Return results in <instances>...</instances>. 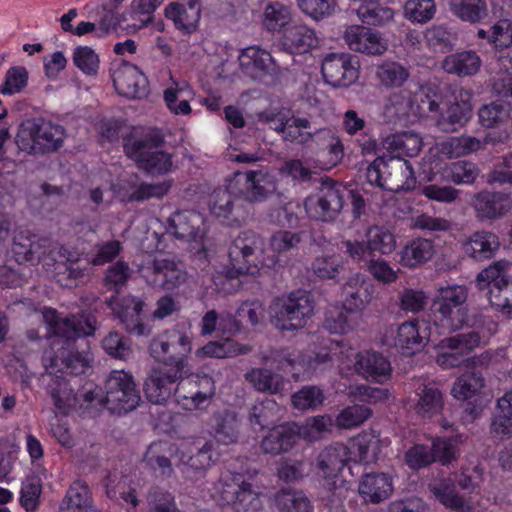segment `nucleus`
Wrapping results in <instances>:
<instances>
[{"instance_id":"28","label":"nucleus","mask_w":512,"mask_h":512,"mask_svg":"<svg viewBox=\"0 0 512 512\" xmlns=\"http://www.w3.org/2000/svg\"><path fill=\"white\" fill-rule=\"evenodd\" d=\"M477 216L485 219H496L512 211V198L503 192L481 191L472 200Z\"/></svg>"},{"instance_id":"42","label":"nucleus","mask_w":512,"mask_h":512,"mask_svg":"<svg viewBox=\"0 0 512 512\" xmlns=\"http://www.w3.org/2000/svg\"><path fill=\"white\" fill-rule=\"evenodd\" d=\"M244 379L258 392L271 395L279 394L285 387V379L267 368H251Z\"/></svg>"},{"instance_id":"34","label":"nucleus","mask_w":512,"mask_h":512,"mask_svg":"<svg viewBox=\"0 0 512 512\" xmlns=\"http://www.w3.org/2000/svg\"><path fill=\"white\" fill-rule=\"evenodd\" d=\"M200 14L199 0H188L185 3L173 2L165 8V16L173 21L178 30L188 34L196 30Z\"/></svg>"},{"instance_id":"50","label":"nucleus","mask_w":512,"mask_h":512,"mask_svg":"<svg viewBox=\"0 0 512 512\" xmlns=\"http://www.w3.org/2000/svg\"><path fill=\"white\" fill-rule=\"evenodd\" d=\"M251 351V347L225 339L222 342H209L205 346L197 349L196 355L199 357L228 358L238 355H244Z\"/></svg>"},{"instance_id":"56","label":"nucleus","mask_w":512,"mask_h":512,"mask_svg":"<svg viewBox=\"0 0 512 512\" xmlns=\"http://www.w3.org/2000/svg\"><path fill=\"white\" fill-rule=\"evenodd\" d=\"M367 242L375 255L376 252L381 255L392 253L396 248V239L394 234L384 226H372L366 231Z\"/></svg>"},{"instance_id":"62","label":"nucleus","mask_w":512,"mask_h":512,"mask_svg":"<svg viewBox=\"0 0 512 512\" xmlns=\"http://www.w3.org/2000/svg\"><path fill=\"white\" fill-rule=\"evenodd\" d=\"M376 75L386 87H399L409 77V71L401 64L387 62L377 68Z\"/></svg>"},{"instance_id":"4","label":"nucleus","mask_w":512,"mask_h":512,"mask_svg":"<svg viewBox=\"0 0 512 512\" xmlns=\"http://www.w3.org/2000/svg\"><path fill=\"white\" fill-rule=\"evenodd\" d=\"M366 179L371 185L391 192L410 190L415 185L414 172L407 160L401 157H377L366 169Z\"/></svg>"},{"instance_id":"52","label":"nucleus","mask_w":512,"mask_h":512,"mask_svg":"<svg viewBox=\"0 0 512 512\" xmlns=\"http://www.w3.org/2000/svg\"><path fill=\"white\" fill-rule=\"evenodd\" d=\"M180 453V461L187 469L206 470L212 461V444L205 442L202 446L183 447Z\"/></svg>"},{"instance_id":"25","label":"nucleus","mask_w":512,"mask_h":512,"mask_svg":"<svg viewBox=\"0 0 512 512\" xmlns=\"http://www.w3.org/2000/svg\"><path fill=\"white\" fill-rule=\"evenodd\" d=\"M148 272L153 274V278L148 279L150 285L167 290L179 287L187 279L183 263L169 258H156L147 268Z\"/></svg>"},{"instance_id":"31","label":"nucleus","mask_w":512,"mask_h":512,"mask_svg":"<svg viewBox=\"0 0 512 512\" xmlns=\"http://www.w3.org/2000/svg\"><path fill=\"white\" fill-rule=\"evenodd\" d=\"M210 429L211 435L219 444L232 445L239 440L241 421L233 411H217L211 417Z\"/></svg>"},{"instance_id":"7","label":"nucleus","mask_w":512,"mask_h":512,"mask_svg":"<svg viewBox=\"0 0 512 512\" xmlns=\"http://www.w3.org/2000/svg\"><path fill=\"white\" fill-rule=\"evenodd\" d=\"M163 143L160 134L149 132L131 138L124 146L127 156L137 162L141 169L150 173H165L172 166L171 155L159 149Z\"/></svg>"},{"instance_id":"2","label":"nucleus","mask_w":512,"mask_h":512,"mask_svg":"<svg viewBox=\"0 0 512 512\" xmlns=\"http://www.w3.org/2000/svg\"><path fill=\"white\" fill-rule=\"evenodd\" d=\"M468 290L462 285L441 287L432 301L433 324L443 332L460 330L467 322Z\"/></svg>"},{"instance_id":"39","label":"nucleus","mask_w":512,"mask_h":512,"mask_svg":"<svg viewBox=\"0 0 512 512\" xmlns=\"http://www.w3.org/2000/svg\"><path fill=\"white\" fill-rule=\"evenodd\" d=\"M239 62L245 74L252 78H259L272 70L273 58L265 50L248 47L239 56Z\"/></svg>"},{"instance_id":"47","label":"nucleus","mask_w":512,"mask_h":512,"mask_svg":"<svg viewBox=\"0 0 512 512\" xmlns=\"http://www.w3.org/2000/svg\"><path fill=\"white\" fill-rule=\"evenodd\" d=\"M435 498L445 507L457 512H471V506L459 496L454 489V484L449 479H443L429 485Z\"/></svg>"},{"instance_id":"54","label":"nucleus","mask_w":512,"mask_h":512,"mask_svg":"<svg viewBox=\"0 0 512 512\" xmlns=\"http://www.w3.org/2000/svg\"><path fill=\"white\" fill-rule=\"evenodd\" d=\"M485 386V379L479 372L462 374L454 382L451 394L457 400H468L478 394Z\"/></svg>"},{"instance_id":"14","label":"nucleus","mask_w":512,"mask_h":512,"mask_svg":"<svg viewBox=\"0 0 512 512\" xmlns=\"http://www.w3.org/2000/svg\"><path fill=\"white\" fill-rule=\"evenodd\" d=\"M184 374L169 368H154L144 382V393L149 402L153 404H163L172 394L176 396L180 392V381Z\"/></svg>"},{"instance_id":"15","label":"nucleus","mask_w":512,"mask_h":512,"mask_svg":"<svg viewBox=\"0 0 512 512\" xmlns=\"http://www.w3.org/2000/svg\"><path fill=\"white\" fill-rule=\"evenodd\" d=\"M43 320L49 326L51 336L57 337L59 342L65 340L68 344L82 336L93 335L95 331L90 320L76 316L60 318L57 311L51 308L43 311Z\"/></svg>"},{"instance_id":"24","label":"nucleus","mask_w":512,"mask_h":512,"mask_svg":"<svg viewBox=\"0 0 512 512\" xmlns=\"http://www.w3.org/2000/svg\"><path fill=\"white\" fill-rule=\"evenodd\" d=\"M117 92L130 99L142 98L148 93V81L142 71L131 63H122L113 73Z\"/></svg>"},{"instance_id":"9","label":"nucleus","mask_w":512,"mask_h":512,"mask_svg":"<svg viewBox=\"0 0 512 512\" xmlns=\"http://www.w3.org/2000/svg\"><path fill=\"white\" fill-rule=\"evenodd\" d=\"M140 392L133 376L123 370H114L105 382V397L101 400L113 413H127L140 403Z\"/></svg>"},{"instance_id":"38","label":"nucleus","mask_w":512,"mask_h":512,"mask_svg":"<svg viewBox=\"0 0 512 512\" xmlns=\"http://www.w3.org/2000/svg\"><path fill=\"white\" fill-rule=\"evenodd\" d=\"M482 66V60L477 52L465 50L445 57L442 68L450 74L460 77L475 75Z\"/></svg>"},{"instance_id":"60","label":"nucleus","mask_w":512,"mask_h":512,"mask_svg":"<svg viewBox=\"0 0 512 512\" xmlns=\"http://www.w3.org/2000/svg\"><path fill=\"white\" fill-rule=\"evenodd\" d=\"M436 13L433 0H408L404 5V16L417 23L429 22Z\"/></svg>"},{"instance_id":"44","label":"nucleus","mask_w":512,"mask_h":512,"mask_svg":"<svg viewBox=\"0 0 512 512\" xmlns=\"http://www.w3.org/2000/svg\"><path fill=\"white\" fill-rule=\"evenodd\" d=\"M423 141L418 133L413 131H404L390 135L385 139V147L396 157L407 156L415 157L421 151Z\"/></svg>"},{"instance_id":"1","label":"nucleus","mask_w":512,"mask_h":512,"mask_svg":"<svg viewBox=\"0 0 512 512\" xmlns=\"http://www.w3.org/2000/svg\"><path fill=\"white\" fill-rule=\"evenodd\" d=\"M263 239L254 231L241 232L229 247L230 266L223 269V277L232 293L241 288V275H255L260 270V258L263 253Z\"/></svg>"},{"instance_id":"55","label":"nucleus","mask_w":512,"mask_h":512,"mask_svg":"<svg viewBox=\"0 0 512 512\" xmlns=\"http://www.w3.org/2000/svg\"><path fill=\"white\" fill-rule=\"evenodd\" d=\"M288 7L280 2H269L264 7L262 24L269 32H279L291 21Z\"/></svg>"},{"instance_id":"43","label":"nucleus","mask_w":512,"mask_h":512,"mask_svg":"<svg viewBox=\"0 0 512 512\" xmlns=\"http://www.w3.org/2000/svg\"><path fill=\"white\" fill-rule=\"evenodd\" d=\"M417 396L415 411L418 415L423 418H431L441 412L443 395L435 384H421L417 388Z\"/></svg>"},{"instance_id":"17","label":"nucleus","mask_w":512,"mask_h":512,"mask_svg":"<svg viewBox=\"0 0 512 512\" xmlns=\"http://www.w3.org/2000/svg\"><path fill=\"white\" fill-rule=\"evenodd\" d=\"M393 103L397 106V114L407 118L435 117L440 112L439 97L431 96L424 90L415 93L401 91Z\"/></svg>"},{"instance_id":"6","label":"nucleus","mask_w":512,"mask_h":512,"mask_svg":"<svg viewBox=\"0 0 512 512\" xmlns=\"http://www.w3.org/2000/svg\"><path fill=\"white\" fill-rule=\"evenodd\" d=\"M149 350L151 356L162 362L165 368L186 374L192 344L184 331L178 328L165 331L151 341Z\"/></svg>"},{"instance_id":"35","label":"nucleus","mask_w":512,"mask_h":512,"mask_svg":"<svg viewBox=\"0 0 512 512\" xmlns=\"http://www.w3.org/2000/svg\"><path fill=\"white\" fill-rule=\"evenodd\" d=\"M356 369L366 379L382 382L389 376L391 366L382 354L364 351L357 355Z\"/></svg>"},{"instance_id":"30","label":"nucleus","mask_w":512,"mask_h":512,"mask_svg":"<svg viewBox=\"0 0 512 512\" xmlns=\"http://www.w3.org/2000/svg\"><path fill=\"white\" fill-rule=\"evenodd\" d=\"M462 249L467 257L482 262L495 256L500 249V240L493 232L476 231L462 243Z\"/></svg>"},{"instance_id":"58","label":"nucleus","mask_w":512,"mask_h":512,"mask_svg":"<svg viewBox=\"0 0 512 512\" xmlns=\"http://www.w3.org/2000/svg\"><path fill=\"white\" fill-rule=\"evenodd\" d=\"M325 396L318 386H304L292 395L291 401L294 408L305 411L315 410L323 404Z\"/></svg>"},{"instance_id":"12","label":"nucleus","mask_w":512,"mask_h":512,"mask_svg":"<svg viewBox=\"0 0 512 512\" xmlns=\"http://www.w3.org/2000/svg\"><path fill=\"white\" fill-rule=\"evenodd\" d=\"M482 343V337L477 331L457 334L440 340V352L436 362L444 369L460 367L465 363L466 357Z\"/></svg>"},{"instance_id":"13","label":"nucleus","mask_w":512,"mask_h":512,"mask_svg":"<svg viewBox=\"0 0 512 512\" xmlns=\"http://www.w3.org/2000/svg\"><path fill=\"white\" fill-rule=\"evenodd\" d=\"M321 72L327 84L348 87L358 79L359 62L349 53H329L322 60Z\"/></svg>"},{"instance_id":"59","label":"nucleus","mask_w":512,"mask_h":512,"mask_svg":"<svg viewBox=\"0 0 512 512\" xmlns=\"http://www.w3.org/2000/svg\"><path fill=\"white\" fill-rule=\"evenodd\" d=\"M480 123L487 127H494L510 116V105L506 102H492L483 105L478 111Z\"/></svg>"},{"instance_id":"45","label":"nucleus","mask_w":512,"mask_h":512,"mask_svg":"<svg viewBox=\"0 0 512 512\" xmlns=\"http://www.w3.org/2000/svg\"><path fill=\"white\" fill-rule=\"evenodd\" d=\"M319 150L327 156V163L333 167L341 162L344 157V145L340 137L329 128H319L314 142Z\"/></svg>"},{"instance_id":"10","label":"nucleus","mask_w":512,"mask_h":512,"mask_svg":"<svg viewBox=\"0 0 512 512\" xmlns=\"http://www.w3.org/2000/svg\"><path fill=\"white\" fill-rule=\"evenodd\" d=\"M348 459V449L341 443L326 447L318 455L317 467L327 479V489L331 493L329 501L332 504L342 503L348 493L344 482L338 479Z\"/></svg>"},{"instance_id":"20","label":"nucleus","mask_w":512,"mask_h":512,"mask_svg":"<svg viewBox=\"0 0 512 512\" xmlns=\"http://www.w3.org/2000/svg\"><path fill=\"white\" fill-rule=\"evenodd\" d=\"M343 39L350 50L367 55H382L388 48L380 32L363 25L346 27Z\"/></svg>"},{"instance_id":"8","label":"nucleus","mask_w":512,"mask_h":512,"mask_svg":"<svg viewBox=\"0 0 512 512\" xmlns=\"http://www.w3.org/2000/svg\"><path fill=\"white\" fill-rule=\"evenodd\" d=\"M347 189L341 184L326 179L319 191L304 200V209L311 220L333 222L343 210Z\"/></svg>"},{"instance_id":"26","label":"nucleus","mask_w":512,"mask_h":512,"mask_svg":"<svg viewBox=\"0 0 512 512\" xmlns=\"http://www.w3.org/2000/svg\"><path fill=\"white\" fill-rule=\"evenodd\" d=\"M299 430L295 424L285 423L272 427L262 437L260 450L262 453L278 456L288 453L297 443Z\"/></svg>"},{"instance_id":"36","label":"nucleus","mask_w":512,"mask_h":512,"mask_svg":"<svg viewBox=\"0 0 512 512\" xmlns=\"http://www.w3.org/2000/svg\"><path fill=\"white\" fill-rule=\"evenodd\" d=\"M448 9L454 17L472 25L483 23L489 16L486 0H449Z\"/></svg>"},{"instance_id":"48","label":"nucleus","mask_w":512,"mask_h":512,"mask_svg":"<svg viewBox=\"0 0 512 512\" xmlns=\"http://www.w3.org/2000/svg\"><path fill=\"white\" fill-rule=\"evenodd\" d=\"M318 129L311 131V122L303 117L292 116L288 119L282 133V139L286 142L307 145L315 142Z\"/></svg>"},{"instance_id":"32","label":"nucleus","mask_w":512,"mask_h":512,"mask_svg":"<svg viewBox=\"0 0 512 512\" xmlns=\"http://www.w3.org/2000/svg\"><path fill=\"white\" fill-rule=\"evenodd\" d=\"M468 92L461 91L459 96L455 97L445 113L441 114L437 120L438 128L446 133L455 132L463 127L471 118L472 105L469 101Z\"/></svg>"},{"instance_id":"46","label":"nucleus","mask_w":512,"mask_h":512,"mask_svg":"<svg viewBox=\"0 0 512 512\" xmlns=\"http://www.w3.org/2000/svg\"><path fill=\"white\" fill-rule=\"evenodd\" d=\"M435 254L432 240L416 238L408 243L401 252V263L406 267H416L428 262Z\"/></svg>"},{"instance_id":"57","label":"nucleus","mask_w":512,"mask_h":512,"mask_svg":"<svg viewBox=\"0 0 512 512\" xmlns=\"http://www.w3.org/2000/svg\"><path fill=\"white\" fill-rule=\"evenodd\" d=\"M171 445L165 441H156L150 444L144 455V461L153 470H160L162 474L172 471L169 454Z\"/></svg>"},{"instance_id":"41","label":"nucleus","mask_w":512,"mask_h":512,"mask_svg":"<svg viewBox=\"0 0 512 512\" xmlns=\"http://www.w3.org/2000/svg\"><path fill=\"white\" fill-rule=\"evenodd\" d=\"M512 262L506 259L494 261L476 276V286L480 290L498 287L512 280Z\"/></svg>"},{"instance_id":"27","label":"nucleus","mask_w":512,"mask_h":512,"mask_svg":"<svg viewBox=\"0 0 512 512\" xmlns=\"http://www.w3.org/2000/svg\"><path fill=\"white\" fill-rule=\"evenodd\" d=\"M430 340V328L425 320H410L402 323L397 330L395 346L404 354L420 351Z\"/></svg>"},{"instance_id":"61","label":"nucleus","mask_w":512,"mask_h":512,"mask_svg":"<svg viewBox=\"0 0 512 512\" xmlns=\"http://www.w3.org/2000/svg\"><path fill=\"white\" fill-rule=\"evenodd\" d=\"M356 14L362 23L372 26H383L394 18V10L383 6H359Z\"/></svg>"},{"instance_id":"22","label":"nucleus","mask_w":512,"mask_h":512,"mask_svg":"<svg viewBox=\"0 0 512 512\" xmlns=\"http://www.w3.org/2000/svg\"><path fill=\"white\" fill-rule=\"evenodd\" d=\"M105 302L129 333L146 334V326L140 318L144 306V302L140 298L126 296L119 299L118 296H111Z\"/></svg>"},{"instance_id":"51","label":"nucleus","mask_w":512,"mask_h":512,"mask_svg":"<svg viewBox=\"0 0 512 512\" xmlns=\"http://www.w3.org/2000/svg\"><path fill=\"white\" fill-rule=\"evenodd\" d=\"M274 503L281 512H310L311 502L304 492L282 489L274 495Z\"/></svg>"},{"instance_id":"19","label":"nucleus","mask_w":512,"mask_h":512,"mask_svg":"<svg viewBox=\"0 0 512 512\" xmlns=\"http://www.w3.org/2000/svg\"><path fill=\"white\" fill-rule=\"evenodd\" d=\"M167 232L188 242H201L206 233L202 214L193 210L174 212L167 221Z\"/></svg>"},{"instance_id":"29","label":"nucleus","mask_w":512,"mask_h":512,"mask_svg":"<svg viewBox=\"0 0 512 512\" xmlns=\"http://www.w3.org/2000/svg\"><path fill=\"white\" fill-rule=\"evenodd\" d=\"M358 492L365 503L379 504L392 495V478L383 472L366 473L361 477Z\"/></svg>"},{"instance_id":"63","label":"nucleus","mask_w":512,"mask_h":512,"mask_svg":"<svg viewBox=\"0 0 512 512\" xmlns=\"http://www.w3.org/2000/svg\"><path fill=\"white\" fill-rule=\"evenodd\" d=\"M342 269V262L335 255L318 256L311 263L312 273L321 280L335 279Z\"/></svg>"},{"instance_id":"3","label":"nucleus","mask_w":512,"mask_h":512,"mask_svg":"<svg viewBox=\"0 0 512 512\" xmlns=\"http://www.w3.org/2000/svg\"><path fill=\"white\" fill-rule=\"evenodd\" d=\"M65 137V129L61 125L43 118H33L21 123L16 144L28 154H44L61 148Z\"/></svg>"},{"instance_id":"23","label":"nucleus","mask_w":512,"mask_h":512,"mask_svg":"<svg viewBox=\"0 0 512 512\" xmlns=\"http://www.w3.org/2000/svg\"><path fill=\"white\" fill-rule=\"evenodd\" d=\"M54 360L45 364L46 375L43 381H46V391L53 400L55 408L63 414H67L71 408L79 403L78 394L70 386L69 381L62 375L54 374Z\"/></svg>"},{"instance_id":"40","label":"nucleus","mask_w":512,"mask_h":512,"mask_svg":"<svg viewBox=\"0 0 512 512\" xmlns=\"http://www.w3.org/2000/svg\"><path fill=\"white\" fill-rule=\"evenodd\" d=\"M59 512H101L92 505L91 493L81 480L72 483L66 492Z\"/></svg>"},{"instance_id":"16","label":"nucleus","mask_w":512,"mask_h":512,"mask_svg":"<svg viewBox=\"0 0 512 512\" xmlns=\"http://www.w3.org/2000/svg\"><path fill=\"white\" fill-rule=\"evenodd\" d=\"M211 212L230 226H240L251 216V207L229 190L218 189L213 193Z\"/></svg>"},{"instance_id":"49","label":"nucleus","mask_w":512,"mask_h":512,"mask_svg":"<svg viewBox=\"0 0 512 512\" xmlns=\"http://www.w3.org/2000/svg\"><path fill=\"white\" fill-rule=\"evenodd\" d=\"M132 275V270L127 262L118 260L110 265L104 272L102 285L111 296H118L126 287L128 280Z\"/></svg>"},{"instance_id":"37","label":"nucleus","mask_w":512,"mask_h":512,"mask_svg":"<svg viewBox=\"0 0 512 512\" xmlns=\"http://www.w3.org/2000/svg\"><path fill=\"white\" fill-rule=\"evenodd\" d=\"M281 45L290 53H306L317 45L314 30L306 25H294L285 29Z\"/></svg>"},{"instance_id":"11","label":"nucleus","mask_w":512,"mask_h":512,"mask_svg":"<svg viewBox=\"0 0 512 512\" xmlns=\"http://www.w3.org/2000/svg\"><path fill=\"white\" fill-rule=\"evenodd\" d=\"M217 492L224 504L238 506L244 511L257 510L261 506L260 493L241 474H223Z\"/></svg>"},{"instance_id":"64","label":"nucleus","mask_w":512,"mask_h":512,"mask_svg":"<svg viewBox=\"0 0 512 512\" xmlns=\"http://www.w3.org/2000/svg\"><path fill=\"white\" fill-rule=\"evenodd\" d=\"M88 263L85 266L76 264H61L57 267L56 278L58 283L64 287H74L88 277Z\"/></svg>"},{"instance_id":"53","label":"nucleus","mask_w":512,"mask_h":512,"mask_svg":"<svg viewBox=\"0 0 512 512\" xmlns=\"http://www.w3.org/2000/svg\"><path fill=\"white\" fill-rule=\"evenodd\" d=\"M491 429L499 437L512 434V390L498 399Z\"/></svg>"},{"instance_id":"18","label":"nucleus","mask_w":512,"mask_h":512,"mask_svg":"<svg viewBox=\"0 0 512 512\" xmlns=\"http://www.w3.org/2000/svg\"><path fill=\"white\" fill-rule=\"evenodd\" d=\"M236 177L237 183L241 185L240 197L249 206L252 203L266 200L277 190L274 176L262 170L238 173Z\"/></svg>"},{"instance_id":"5","label":"nucleus","mask_w":512,"mask_h":512,"mask_svg":"<svg viewBox=\"0 0 512 512\" xmlns=\"http://www.w3.org/2000/svg\"><path fill=\"white\" fill-rule=\"evenodd\" d=\"M313 310V301L306 291H293L273 301L270 306L271 323L279 330H297L306 325Z\"/></svg>"},{"instance_id":"21","label":"nucleus","mask_w":512,"mask_h":512,"mask_svg":"<svg viewBox=\"0 0 512 512\" xmlns=\"http://www.w3.org/2000/svg\"><path fill=\"white\" fill-rule=\"evenodd\" d=\"M178 403L185 409L205 407L215 394L213 379L208 375H196L185 382H180Z\"/></svg>"},{"instance_id":"33","label":"nucleus","mask_w":512,"mask_h":512,"mask_svg":"<svg viewBox=\"0 0 512 512\" xmlns=\"http://www.w3.org/2000/svg\"><path fill=\"white\" fill-rule=\"evenodd\" d=\"M371 282L364 275L350 276L342 287L343 306L347 312H357L371 299Z\"/></svg>"}]
</instances>
